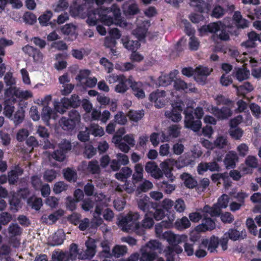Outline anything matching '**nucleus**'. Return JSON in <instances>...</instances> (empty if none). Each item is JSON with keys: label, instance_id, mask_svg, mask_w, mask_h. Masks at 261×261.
Returning <instances> with one entry per match:
<instances>
[{"label": "nucleus", "instance_id": "nucleus-1", "mask_svg": "<svg viewBox=\"0 0 261 261\" xmlns=\"http://www.w3.org/2000/svg\"><path fill=\"white\" fill-rule=\"evenodd\" d=\"M149 214L146 213L142 224L138 222L140 215L138 212H130L126 216L122 217L119 221L118 225L123 231L130 232L134 231L141 236L145 234V229L150 228L154 224V221Z\"/></svg>", "mask_w": 261, "mask_h": 261}, {"label": "nucleus", "instance_id": "nucleus-2", "mask_svg": "<svg viewBox=\"0 0 261 261\" xmlns=\"http://www.w3.org/2000/svg\"><path fill=\"white\" fill-rule=\"evenodd\" d=\"M121 19L119 8L116 5H113L110 8L105 9H95L90 11L88 15L87 22L89 25H95L98 20L105 25L110 26L118 23Z\"/></svg>", "mask_w": 261, "mask_h": 261}, {"label": "nucleus", "instance_id": "nucleus-3", "mask_svg": "<svg viewBox=\"0 0 261 261\" xmlns=\"http://www.w3.org/2000/svg\"><path fill=\"white\" fill-rule=\"evenodd\" d=\"M185 115V126L195 132L200 130L202 123L200 119L204 115L202 108L197 107L195 109L192 107L188 106L184 111Z\"/></svg>", "mask_w": 261, "mask_h": 261}, {"label": "nucleus", "instance_id": "nucleus-4", "mask_svg": "<svg viewBox=\"0 0 261 261\" xmlns=\"http://www.w3.org/2000/svg\"><path fill=\"white\" fill-rule=\"evenodd\" d=\"M162 244L156 240H150L141 249L140 261H153L158 256V252L162 250Z\"/></svg>", "mask_w": 261, "mask_h": 261}, {"label": "nucleus", "instance_id": "nucleus-5", "mask_svg": "<svg viewBox=\"0 0 261 261\" xmlns=\"http://www.w3.org/2000/svg\"><path fill=\"white\" fill-rule=\"evenodd\" d=\"M81 120V116L79 112L75 110L69 112L68 118L62 117L59 121L62 128L65 130H72Z\"/></svg>", "mask_w": 261, "mask_h": 261}, {"label": "nucleus", "instance_id": "nucleus-6", "mask_svg": "<svg viewBox=\"0 0 261 261\" xmlns=\"http://www.w3.org/2000/svg\"><path fill=\"white\" fill-rule=\"evenodd\" d=\"M185 105L181 100L176 101L172 104L171 111H167L165 113V116L173 122H178L181 119V113Z\"/></svg>", "mask_w": 261, "mask_h": 261}, {"label": "nucleus", "instance_id": "nucleus-7", "mask_svg": "<svg viewBox=\"0 0 261 261\" xmlns=\"http://www.w3.org/2000/svg\"><path fill=\"white\" fill-rule=\"evenodd\" d=\"M86 249L82 250L79 254V259H86L92 258L96 253V242L92 238H89L85 242Z\"/></svg>", "mask_w": 261, "mask_h": 261}, {"label": "nucleus", "instance_id": "nucleus-8", "mask_svg": "<svg viewBox=\"0 0 261 261\" xmlns=\"http://www.w3.org/2000/svg\"><path fill=\"white\" fill-rule=\"evenodd\" d=\"M209 111L216 117L220 120L227 119L232 114L231 109L227 107H223L219 109L217 107L212 106L210 107Z\"/></svg>", "mask_w": 261, "mask_h": 261}, {"label": "nucleus", "instance_id": "nucleus-9", "mask_svg": "<svg viewBox=\"0 0 261 261\" xmlns=\"http://www.w3.org/2000/svg\"><path fill=\"white\" fill-rule=\"evenodd\" d=\"M216 227L215 220L208 217L207 214H204L202 223L195 227L196 231L199 232H205L214 229Z\"/></svg>", "mask_w": 261, "mask_h": 261}, {"label": "nucleus", "instance_id": "nucleus-10", "mask_svg": "<svg viewBox=\"0 0 261 261\" xmlns=\"http://www.w3.org/2000/svg\"><path fill=\"white\" fill-rule=\"evenodd\" d=\"M166 92L165 91H159L157 90L149 95V99L151 102L154 103L156 108H163L165 105Z\"/></svg>", "mask_w": 261, "mask_h": 261}, {"label": "nucleus", "instance_id": "nucleus-11", "mask_svg": "<svg viewBox=\"0 0 261 261\" xmlns=\"http://www.w3.org/2000/svg\"><path fill=\"white\" fill-rule=\"evenodd\" d=\"M138 206L139 208L144 213L149 214L152 208H154L158 206L156 202L150 201V198L145 196L142 198H140L138 201Z\"/></svg>", "mask_w": 261, "mask_h": 261}, {"label": "nucleus", "instance_id": "nucleus-12", "mask_svg": "<svg viewBox=\"0 0 261 261\" xmlns=\"http://www.w3.org/2000/svg\"><path fill=\"white\" fill-rule=\"evenodd\" d=\"M221 27H224V23L221 21H217L202 26L199 31L200 33H203V35H206L208 33L213 35L216 34V33L221 30Z\"/></svg>", "mask_w": 261, "mask_h": 261}, {"label": "nucleus", "instance_id": "nucleus-13", "mask_svg": "<svg viewBox=\"0 0 261 261\" xmlns=\"http://www.w3.org/2000/svg\"><path fill=\"white\" fill-rule=\"evenodd\" d=\"M219 245V239L218 237L214 235L211 236L209 239H203L201 241V245L207 248L211 253L217 252L216 249Z\"/></svg>", "mask_w": 261, "mask_h": 261}, {"label": "nucleus", "instance_id": "nucleus-14", "mask_svg": "<svg viewBox=\"0 0 261 261\" xmlns=\"http://www.w3.org/2000/svg\"><path fill=\"white\" fill-rule=\"evenodd\" d=\"M129 86L134 94L138 98H143L145 95L143 89V84L141 82H136L133 80L132 76L129 77Z\"/></svg>", "mask_w": 261, "mask_h": 261}, {"label": "nucleus", "instance_id": "nucleus-15", "mask_svg": "<svg viewBox=\"0 0 261 261\" xmlns=\"http://www.w3.org/2000/svg\"><path fill=\"white\" fill-rule=\"evenodd\" d=\"M57 117L56 112L53 110L51 108L48 106H44L41 112V119L46 125H49V120L50 119H56Z\"/></svg>", "mask_w": 261, "mask_h": 261}, {"label": "nucleus", "instance_id": "nucleus-16", "mask_svg": "<svg viewBox=\"0 0 261 261\" xmlns=\"http://www.w3.org/2000/svg\"><path fill=\"white\" fill-rule=\"evenodd\" d=\"M121 41L123 46L132 52L136 51L140 46L138 40H130L128 36H123L121 38Z\"/></svg>", "mask_w": 261, "mask_h": 261}, {"label": "nucleus", "instance_id": "nucleus-17", "mask_svg": "<svg viewBox=\"0 0 261 261\" xmlns=\"http://www.w3.org/2000/svg\"><path fill=\"white\" fill-rule=\"evenodd\" d=\"M76 29V27L73 24L67 23L61 28V31L63 34L68 36L70 40H73L77 37Z\"/></svg>", "mask_w": 261, "mask_h": 261}, {"label": "nucleus", "instance_id": "nucleus-18", "mask_svg": "<svg viewBox=\"0 0 261 261\" xmlns=\"http://www.w3.org/2000/svg\"><path fill=\"white\" fill-rule=\"evenodd\" d=\"M177 72V71L175 70L174 71L170 72L168 74H165L160 76L159 79L160 85L166 87L170 85L173 82H174Z\"/></svg>", "mask_w": 261, "mask_h": 261}, {"label": "nucleus", "instance_id": "nucleus-19", "mask_svg": "<svg viewBox=\"0 0 261 261\" xmlns=\"http://www.w3.org/2000/svg\"><path fill=\"white\" fill-rule=\"evenodd\" d=\"M63 103L67 105L68 108H76L80 106L81 100L79 95L76 94H72L70 98L63 97Z\"/></svg>", "mask_w": 261, "mask_h": 261}, {"label": "nucleus", "instance_id": "nucleus-20", "mask_svg": "<svg viewBox=\"0 0 261 261\" xmlns=\"http://www.w3.org/2000/svg\"><path fill=\"white\" fill-rule=\"evenodd\" d=\"M204 214H208L211 217H219L221 214L222 208L217 203L213 204L212 206L205 205L202 211Z\"/></svg>", "mask_w": 261, "mask_h": 261}, {"label": "nucleus", "instance_id": "nucleus-21", "mask_svg": "<svg viewBox=\"0 0 261 261\" xmlns=\"http://www.w3.org/2000/svg\"><path fill=\"white\" fill-rule=\"evenodd\" d=\"M123 13L126 16H133L138 14L140 12L138 5L133 3L127 5L125 3L122 6Z\"/></svg>", "mask_w": 261, "mask_h": 261}, {"label": "nucleus", "instance_id": "nucleus-22", "mask_svg": "<svg viewBox=\"0 0 261 261\" xmlns=\"http://www.w3.org/2000/svg\"><path fill=\"white\" fill-rule=\"evenodd\" d=\"M180 178L182 181L185 186L189 189H193L196 188L197 185V181L193 178L192 175L188 173H183L180 175Z\"/></svg>", "mask_w": 261, "mask_h": 261}, {"label": "nucleus", "instance_id": "nucleus-23", "mask_svg": "<svg viewBox=\"0 0 261 261\" xmlns=\"http://www.w3.org/2000/svg\"><path fill=\"white\" fill-rule=\"evenodd\" d=\"M23 173V170L19 166L15 167V169L11 170L8 174V180L10 185H14L17 181L18 177Z\"/></svg>", "mask_w": 261, "mask_h": 261}, {"label": "nucleus", "instance_id": "nucleus-24", "mask_svg": "<svg viewBox=\"0 0 261 261\" xmlns=\"http://www.w3.org/2000/svg\"><path fill=\"white\" fill-rule=\"evenodd\" d=\"M238 160V157L236 153L229 152L226 155L224 163L227 169H233Z\"/></svg>", "mask_w": 261, "mask_h": 261}, {"label": "nucleus", "instance_id": "nucleus-25", "mask_svg": "<svg viewBox=\"0 0 261 261\" xmlns=\"http://www.w3.org/2000/svg\"><path fill=\"white\" fill-rule=\"evenodd\" d=\"M53 16V13L50 10H46L42 15H41L38 18L39 22L41 25L46 27L49 24L52 28L55 25V23L49 21Z\"/></svg>", "mask_w": 261, "mask_h": 261}, {"label": "nucleus", "instance_id": "nucleus-26", "mask_svg": "<svg viewBox=\"0 0 261 261\" xmlns=\"http://www.w3.org/2000/svg\"><path fill=\"white\" fill-rule=\"evenodd\" d=\"M160 166L163 172V175L164 174L166 177L173 181L174 178L172 172L173 168L170 166L169 162L167 161H164L160 164Z\"/></svg>", "mask_w": 261, "mask_h": 261}, {"label": "nucleus", "instance_id": "nucleus-27", "mask_svg": "<svg viewBox=\"0 0 261 261\" xmlns=\"http://www.w3.org/2000/svg\"><path fill=\"white\" fill-rule=\"evenodd\" d=\"M135 172L132 175V179L134 183L141 181L143 178V167L140 163L135 165L134 167Z\"/></svg>", "mask_w": 261, "mask_h": 261}, {"label": "nucleus", "instance_id": "nucleus-28", "mask_svg": "<svg viewBox=\"0 0 261 261\" xmlns=\"http://www.w3.org/2000/svg\"><path fill=\"white\" fill-rule=\"evenodd\" d=\"M191 226V223L189 219L185 216L181 219H177L174 224V227L178 230H183L188 228Z\"/></svg>", "mask_w": 261, "mask_h": 261}, {"label": "nucleus", "instance_id": "nucleus-29", "mask_svg": "<svg viewBox=\"0 0 261 261\" xmlns=\"http://www.w3.org/2000/svg\"><path fill=\"white\" fill-rule=\"evenodd\" d=\"M129 86V77L127 79L124 76L118 82V84L115 86V90L117 93H123L128 89Z\"/></svg>", "mask_w": 261, "mask_h": 261}, {"label": "nucleus", "instance_id": "nucleus-30", "mask_svg": "<svg viewBox=\"0 0 261 261\" xmlns=\"http://www.w3.org/2000/svg\"><path fill=\"white\" fill-rule=\"evenodd\" d=\"M229 239L233 241H236L240 239H243V231L240 232L236 228H229L227 232L224 233Z\"/></svg>", "mask_w": 261, "mask_h": 261}, {"label": "nucleus", "instance_id": "nucleus-31", "mask_svg": "<svg viewBox=\"0 0 261 261\" xmlns=\"http://www.w3.org/2000/svg\"><path fill=\"white\" fill-rule=\"evenodd\" d=\"M16 102V99H6L5 101V106L4 109V114L8 117L12 116L14 112V107L12 105Z\"/></svg>", "mask_w": 261, "mask_h": 261}, {"label": "nucleus", "instance_id": "nucleus-32", "mask_svg": "<svg viewBox=\"0 0 261 261\" xmlns=\"http://www.w3.org/2000/svg\"><path fill=\"white\" fill-rule=\"evenodd\" d=\"M162 238L166 240L170 245H174L180 242L178 237L170 231H167L162 234Z\"/></svg>", "mask_w": 261, "mask_h": 261}, {"label": "nucleus", "instance_id": "nucleus-33", "mask_svg": "<svg viewBox=\"0 0 261 261\" xmlns=\"http://www.w3.org/2000/svg\"><path fill=\"white\" fill-rule=\"evenodd\" d=\"M221 33L219 35L213 34L211 38L214 41H217L218 39L221 41H228L230 39V37L228 33L226 30V26L221 27L220 30Z\"/></svg>", "mask_w": 261, "mask_h": 261}, {"label": "nucleus", "instance_id": "nucleus-34", "mask_svg": "<svg viewBox=\"0 0 261 261\" xmlns=\"http://www.w3.org/2000/svg\"><path fill=\"white\" fill-rule=\"evenodd\" d=\"M127 251V248L125 246L123 245H115L111 252L112 257L114 256L116 258H119L121 256L124 255Z\"/></svg>", "mask_w": 261, "mask_h": 261}, {"label": "nucleus", "instance_id": "nucleus-35", "mask_svg": "<svg viewBox=\"0 0 261 261\" xmlns=\"http://www.w3.org/2000/svg\"><path fill=\"white\" fill-rule=\"evenodd\" d=\"M100 246L102 248V250L99 252V256L109 258L112 257L109 242L107 240L103 241L100 243Z\"/></svg>", "mask_w": 261, "mask_h": 261}, {"label": "nucleus", "instance_id": "nucleus-36", "mask_svg": "<svg viewBox=\"0 0 261 261\" xmlns=\"http://www.w3.org/2000/svg\"><path fill=\"white\" fill-rule=\"evenodd\" d=\"M65 234L62 232H56L49 243L50 246H55L62 244L65 240Z\"/></svg>", "mask_w": 261, "mask_h": 261}, {"label": "nucleus", "instance_id": "nucleus-37", "mask_svg": "<svg viewBox=\"0 0 261 261\" xmlns=\"http://www.w3.org/2000/svg\"><path fill=\"white\" fill-rule=\"evenodd\" d=\"M62 215V213L60 211H57L55 213L50 214L48 216L43 215L42 217V220L46 223H55L58 219L59 217Z\"/></svg>", "mask_w": 261, "mask_h": 261}, {"label": "nucleus", "instance_id": "nucleus-38", "mask_svg": "<svg viewBox=\"0 0 261 261\" xmlns=\"http://www.w3.org/2000/svg\"><path fill=\"white\" fill-rule=\"evenodd\" d=\"M158 207V205L155 208H152L153 211H151L149 214L150 216H153L155 220L159 221L163 219L167 213L163 208Z\"/></svg>", "mask_w": 261, "mask_h": 261}, {"label": "nucleus", "instance_id": "nucleus-39", "mask_svg": "<svg viewBox=\"0 0 261 261\" xmlns=\"http://www.w3.org/2000/svg\"><path fill=\"white\" fill-rule=\"evenodd\" d=\"M63 175L64 178L68 181L75 182L77 180V172L75 170L70 168H67L63 170Z\"/></svg>", "mask_w": 261, "mask_h": 261}, {"label": "nucleus", "instance_id": "nucleus-40", "mask_svg": "<svg viewBox=\"0 0 261 261\" xmlns=\"http://www.w3.org/2000/svg\"><path fill=\"white\" fill-rule=\"evenodd\" d=\"M147 29L144 25H139L133 30V34L136 37L138 40H142L145 38Z\"/></svg>", "mask_w": 261, "mask_h": 261}, {"label": "nucleus", "instance_id": "nucleus-41", "mask_svg": "<svg viewBox=\"0 0 261 261\" xmlns=\"http://www.w3.org/2000/svg\"><path fill=\"white\" fill-rule=\"evenodd\" d=\"M226 12V10L225 9L219 5H217L214 6L212 11L211 16L219 19L222 17L225 14Z\"/></svg>", "mask_w": 261, "mask_h": 261}, {"label": "nucleus", "instance_id": "nucleus-42", "mask_svg": "<svg viewBox=\"0 0 261 261\" xmlns=\"http://www.w3.org/2000/svg\"><path fill=\"white\" fill-rule=\"evenodd\" d=\"M250 75L249 70L245 68H239L236 73V79L241 82L247 79Z\"/></svg>", "mask_w": 261, "mask_h": 261}, {"label": "nucleus", "instance_id": "nucleus-43", "mask_svg": "<svg viewBox=\"0 0 261 261\" xmlns=\"http://www.w3.org/2000/svg\"><path fill=\"white\" fill-rule=\"evenodd\" d=\"M71 260H75L77 257L79 259L80 252L78 249V246L75 243H72L70 246L69 251H66Z\"/></svg>", "mask_w": 261, "mask_h": 261}, {"label": "nucleus", "instance_id": "nucleus-44", "mask_svg": "<svg viewBox=\"0 0 261 261\" xmlns=\"http://www.w3.org/2000/svg\"><path fill=\"white\" fill-rule=\"evenodd\" d=\"M144 113L143 110L141 111H129L128 112V117L132 121L138 122L143 116Z\"/></svg>", "mask_w": 261, "mask_h": 261}, {"label": "nucleus", "instance_id": "nucleus-45", "mask_svg": "<svg viewBox=\"0 0 261 261\" xmlns=\"http://www.w3.org/2000/svg\"><path fill=\"white\" fill-rule=\"evenodd\" d=\"M210 71L206 67L199 66L195 69V74L194 75V79L197 81L200 76H207L210 75Z\"/></svg>", "mask_w": 261, "mask_h": 261}, {"label": "nucleus", "instance_id": "nucleus-46", "mask_svg": "<svg viewBox=\"0 0 261 261\" xmlns=\"http://www.w3.org/2000/svg\"><path fill=\"white\" fill-rule=\"evenodd\" d=\"M67 188L68 185L64 181H58L54 185L53 191L55 194H58L63 191H65Z\"/></svg>", "mask_w": 261, "mask_h": 261}, {"label": "nucleus", "instance_id": "nucleus-47", "mask_svg": "<svg viewBox=\"0 0 261 261\" xmlns=\"http://www.w3.org/2000/svg\"><path fill=\"white\" fill-rule=\"evenodd\" d=\"M246 225L249 232L254 236H256L257 233V226L255 224L254 221L252 218H248L246 220Z\"/></svg>", "mask_w": 261, "mask_h": 261}, {"label": "nucleus", "instance_id": "nucleus-48", "mask_svg": "<svg viewBox=\"0 0 261 261\" xmlns=\"http://www.w3.org/2000/svg\"><path fill=\"white\" fill-rule=\"evenodd\" d=\"M24 21L29 24H33L37 21L36 15L31 12H27L23 15Z\"/></svg>", "mask_w": 261, "mask_h": 261}, {"label": "nucleus", "instance_id": "nucleus-49", "mask_svg": "<svg viewBox=\"0 0 261 261\" xmlns=\"http://www.w3.org/2000/svg\"><path fill=\"white\" fill-rule=\"evenodd\" d=\"M174 87L177 91L185 90L188 88L187 84L180 79L174 80Z\"/></svg>", "mask_w": 261, "mask_h": 261}, {"label": "nucleus", "instance_id": "nucleus-50", "mask_svg": "<svg viewBox=\"0 0 261 261\" xmlns=\"http://www.w3.org/2000/svg\"><path fill=\"white\" fill-rule=\"evenodd\" d=\"M96 153V149L91 144H88L85 146L84 152V155L88 159L92 158Z\"/></svg>", "mask_w": 261, "mask_h": 261}, {"label": "nucleus", "instance_id": "nucleus-51", "mask_svg": "<svg viewBox=\"0 0 261 261\" xmlns=\"http://www.w3.org/2000/svg\"><path fill=\"white\" fill-rule=\"evenodd\" d=\"M17 91V88L15 87H12L11 86L9 88L7 89L5 92V96L6 98V99H16L14 96L16 97Z\"/></svg>", "mask_w": 261, "mask_h": 261}, {"label": "nucleus", "instance_id": "nucleus-52", "mask_svg": "<svg viewBox=\"0 0 261 261\" xmlns=\"http://www.w3.org/2000/svg\"><path fill=\"white\" fill-rule=\"evenodd\" d=\"M217 105H229L231 103L232 101L228 98H226L222 94H219L216 96L215 98Z\"/></svg>", "mask_w": 261, "mask_h": 261}, {"label": "nucleus", "instance_id": "nucleus-53", "mask_svg": "<svg viewBox=\"0 0 261 261\" xmlns=\"http://www.w3.org/2000/svg\"><path fill=\"white\" fill-rule=\"evenodd\" d=\"M55 111L57 113L58 112L60 114H64L66 112L68 107L67 105L63 103V98L61 99V102H57L54 105Z\"/></svg>", "mask_w": 261, "mask_h": 261}, {"label": "nucleus", "instance_id": "nucleus-54", "mask_svg": "<svg viewBox=\"0 0 261 261\" xmlns=\"http://www.w3.org/2000/svg\"><path fill=\"white\" fill-rule=\"evenodd\" d=\"M180 127L178 125H172L169 127V135L173 138H177L180 134Z\"/></svg>", "mask_w": 261, "mask_h": 261}, {"label": "nucleus", "instance_id": "nucleus-55", "mask_svg": "<svg viewBox=\"0 0 261 261\" xmlns=\"http://www.w3.org/2000/svg\"><path fill=\"white\" fill-rule=\"evenodd\" d=\"M226 172L222 173H214L211 176V179L214 183H216L217 185L220 184V180L223 179V178H227L226 176Z\"/></svg>", "mask_w": 261, "mask_h": 261}, {"label": "nucleus", "instance_id": "nucleus-56", "mask_svg": "<svg viewBox=\"0 0 261 261\" xmlns=\"http://www.w3.org/2000/svg\"><path fill=\"white\" fill-rule=\"evenodd\" d=\"M115 145L119 148V149L124 152V153H127L130 150V147L128 145L124 142H122V140L116 139L113 141Z\"/></svg>", "mask_w": 261, "mask_h": 261}, {"label": "nucleus", "instance_id": "nucleus-57", "mask_svg": "<svg viewBox=\"0 0 261 261\" xmlns=\"http://www.w3.org/2000/svg\"><path fill=\"white\" fill-rule=\"evenodd\" d=\"M52 157L57 161H63L66 158V153L59 148L54 151Z\"/></svg>", "mask_w": 261, "mask_h": 261}, {"label": "nucleus", "instance_id": "nucleus-58", "mask_svg": "<svg viewBox=\"0 0 261 261\" xmlns=\"http://www.w3.org/2000/svg\"><path fill=\"white\" fill-rule=\"evenodd\" d=\"M52 258L57 261H69L70 260L66 251L57 252V256L53 255Z\"/></svg>", "mask_w": 261, "mask_h": 261}, {"label": "nucleus", "instance_id": "nucleus-59", "mask_svg": "<svg viewBox=\"0 0 261 261\" xmlns=\"http://www.w3.org/2000/svg\"><path fill=\"white\" fill-rule=\"evenodd\" d=\"M56 172L53 170H47L44 172V179L48 182H51L56 177Z\"/></svg>", "mask_w": 261, "mask_h": 261}, {"label": "nucleus", "instance_id": "nucleus-60", "mask_svg": "<svg viewBox=\"0 0 261 261\" xmlns=\"http://www.w3.org/2000/svg\"><path fill=\"white\" fill-rule=\"evenodd\" d=\"M29 132L28 129L22 128L18 130L16 135V139L19 142H23L28 138Z\"/></svg>", "mask_w": 261, "mask_h": 261}, {"label": "nucleus", "instance_id": "nucleus-61", "mask_svg": "<svg viewBox=\"0 0 261 261\" xmlns=\"http://www.w3.org/2000/svg\"><path fill=\"white\" fill-rule=\"evenodd\" d=\"M31 182L32 187L36 190H39L42 184L41 178L37 175H33L31 177Z\"/></svg>", "mask_w": 261, "mask_h": 261}, {"label": "nucleus", "instance_id": "nucleus-62", "mask_svg": "<svg viewBox=\"0 0 261 261\" xmlns=\"http://www.w3.org/2000/svg\"><path fill=\"white\" fill-rule=\"evenodd\" d=\"M8 231L10 234L14 236H19L21 233V229L16 223L10 225Z\"/></svg>", "mask_w": 261, "mask_h": 261}, {"label": "nucleus", "instance_id": "nucleus-63", "mask_svg": "<svg viewBox=\"0 0 261 261\" xmlns=\"http://www.w3.org/2000/svg\"><path fill=\"white\" fill-rule=\"evenodd\" d=\"M220 216L221 220L225 224L231 223L234 220L233 216L229 212L221 213Z\"/></svg>", "mask_w": 261, "mask_h": 261}, {"label": "nucleus", "instance_id": "nucleus-64", "mask_svg": "<svg viewBox=\"0 0 261 261\" xmlns=\"http://www.w3.org/2000/svg\"><path fill=\"white\" fill-rule=\"evenodd\" d=\"M228 196L226 194H223L219 198L217 203H216L221 208H225L228 206L229 202Z\"/></svg>", "mask_w": 261, "mask_h": 261}]
</instances>
